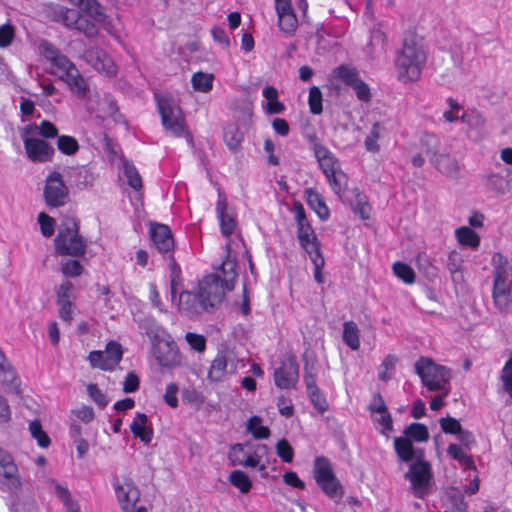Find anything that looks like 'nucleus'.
Wrapping results in <instances>:
<instances>
[{"instance_id":"obj_43","label":"nucleus","mask_w":512,"mask_h":512,"mask_svg":"<svg viewBox=\"0 0 512 512\" xmlns=\"http://www.w3.org/2000/svg\"><path fill=\"white\" fill-rule=\"evenodd\" d=\"M464 259L460 252L451 251L447 259V269L454 281L462 277Z\"/></svg>"},{"instance_id":"obj_18","label":"nucleus","mask_w":512,"mask_h":512,"mask_svg":"<svg viewBox=\"0 0 512 512\" xmlns=\"http://www.w3.org/2000/svg\"><path fill=\"white\" fill-rule=\"evenodd\" d=\"M493 269V290H509L512 289V266L506 257L501 253H495L492 257Z\"/></svg>"},{"instance_id":"obj_52","label":"nucleus","mask_w":512,"mask_h":512,"mask_svg":"<svg viewBox=\"0 0 512 512\" xmlns=\"http://www.w3.org/2000/svg\"><path fill=\"white\" fill-rule=\"evenodd\" d=\"M29 431L31 436L37 441V444L42 448H47L51 441L47 433L42 429L39 421L34 420L29 424Z\"/></svg>"},{"instance_id":"obj_34","label":"nucleus","mask_w":512,"mask_h":512,"mask_svg":"<svg viewBox=\"0 0 512 512\" xmlns=\"http://www.w3.org/2000/svg\"><path fill=\"white\" fill-rule=\"evenodd\" d=\"M450 53L453 63L459 68H463L465 61L472 54V45L469 42L455 41L450 47Z\"/></svg>"},{"instance_id":"obj_53","label":"nucleus","mask_w":512,"mask_h":512,"mask_svg":"<svg viewBox=\"0 0 512 512\" xmlns=\"http://www.w3.org/2000/svg\"><path fill=\"white\" fill-rule=\"evenodd\" d=\"M16 37V28L7 22L0 25V48L4 49L12 45Z\"/></svg>"},{"instance_id":"obj_58","label":"nucleus","mask_w":512,"mask_h":512,"mask_svg":"<svg viewBox=\"0 0 512 512\" xmlns=\"http://www.w3.org/2000/svg\"><path fill=\"white\" fill-rule=\"evenodd\" d=\"M276 453L283 462L290 463L294 458V450L286 439H282L276 444Z\"/></svg>"},{"instance_id":"obj_20","label":"nucleus","mask_w":512,"mask_h":512,"mask_svg":"<svg viewBox=\"0 0 512 512\" xmlns=\"http://www.w3.org/2000/svg\"><path fill=\"white\" fill-rule=\"evenodd\" d=\"M275 9L279 29L288 36L294 35L299 25V20L291 5V0H275Z\"/></svg>"},{"instance_id":"obj_10","label":"nucleus","mask_w":512,"mask_h":512,"mask_svg":"<svg viewBox=\"0 0 512 512\" xmlns=\"http://www.w3.org/2000/svg\"><path fill=\"white\" fill-rule=\"evenodd\" d=\"M410 482V491L416 497L423 499L430 494L433 485L432 468L429 462L417 459L404 475Z\"/></svg>"},{"instance_id":"obj_4","label":"nucleus","mask_w":512,"mask_h":512,"mask_svg":"<svg viewBox=\"0 0 512 512\" xmlns=\"http://www.w3.org/2000/svg\"><path fill=\"white\" fill-rule=\"evenodd\" d=\"M224 298L221 281L216 277H205L199 283L198 293L184 291L180 293L178 308L188 317H194L219 305Z\"/></svg>"},{"instance_id":"obj_38","label":"nucleus","mask_w":512,"mask_h":512,"mask_svg":"<svg viewBox=\"0 0 512 512\" xmlns=\"http://www.w3.org/2000/svg\"><path fill=\"white\" fill-rule=\"evenodd\" d=\"M263 97L267 100L265 111L268 114H279L285 109L284 105L278 101V91L273 86H267L263 89Z\"/></svg>"},{"instance_id":"obj_17","label":"nucleus","mask_w":512,"mask_h":512,"mask_svg":"<svg viewBox=\"0 0 512 512\" xmlns=\"http://www.w3.org/2000/svg\"><path fill=\"white\" fill-rule=\"evenodd\" d=\"M23 144L28 159L35 163H45L53 159L55 149L43 139L23 135Z\"/></svg>"},{"instance_id":"obj_23","label":"nucleus","mask_w":512,"mask_h":512,"mask_svg":"<svg viewBox=\"0 0 512 512\" xmlns=\"http://www.w3.org/2000/svg\"><path fill=\"white\" fill-rule=\"evenodd\" d=\"M150 237L153 246L162 254L171 253L174 249L175 242L171 229L164 224H151Z\"/></svg>"},{"instance_id":"obj_11","label":"nucleus","mask_w":512,"mask_h":512,"mask_svg":"<svg viewBox=\"0 0 512 512\" xmlns=\"http://www.w3.org/2000/svg\"><path fill=\"white\" fill-rule=\"evenodd\" d=\"M292 213L294 214L297 224V238L301 247L306 251L309 257L321 254L320 243L307 219L305 209L299 201L293 203Z\"/></svg>"},{"instance_id":"obj_47","label":"nucleus","mask_w":512,"mask_h":512,"mask_svg":"<svg viewBox=\"0 0 512 512\" xmlns=\"http://www.w3.org/2000/svg\"><path fill=\"white\" fill-rule=\"evenodd\" d=\"M460 120L465 123L471 130L480 133L485 125V119L477 111H465L461 114Z\"/></svg>"},{"instance_id":"obj_36","label":"nucleus","mask_w":512,"mask_h":512,"mask_svg":"<svg viewBox=\"0 0 512 512\" xmlns=\"http://www.w3.org/2000/svg\"><path fill=\"white\" fill-rule=\"evenodd\" d=\"M394 449L399 459L403 462L408 463L415 458V449L412 441L406 437H396L394 439Z\"/></svg>"},{"instance_id":"obj_21","label":"nucleus","mask_w":512,"mask_h":512,"mask_svg":"<svg viewBox=\"0 0 512 512\" xmlns=\"http://www.w3.org/2000/svg\"><path fill=\"white\" fill-rule=\"evenodd\" d=\"M237 370L235 360L228 353H219L211 363L208 378L214 382H220L228 374H233Z\"/></svg>"},{"instance_id":"obj_35","label":"nucleus","mask_w":512,"mask_h":512,"mask_svg":"<svg viewBox=\"0 0 512 512\" xmlns=\"http://www.w3.org/2000/svg\"><path fill=\"white\" fill-rule=\"evenodd\" d=\"M343 342L353 351L360 347V330L353 321H346L343 324Z\"/></svg>"},{"instance_id":"obj_30","label":"nucleus","mask_w":512,"mask_h":512,"mask_svg":"<svg viewBox=\"0 0 512 512\" xmlns=\"http://www.w3.org/2000/svg\"><path fill=\"white\" fill-rule=\"evenodd\" d=\"M148 418L143 413H138L132 423L130 424L131 432L135 437L146 444L150 443L153 437V430L147 426Z\"/></svg>"},{"instance_id":"obj_27","label":"nucleus","mask_w":512,"mask_h":512,"mask_svg":"<svg viewBox=\"0 0 512 512\" xmlns=\"http://www.w3.org/2000/svg\"><path fill=\"white\" fill-rule=\"evenodd\" d=\"M359 78V72L356 68L349 65H340L332 70L329 82L334 89H339L338 82L351 88Z\"/></svg>"},{"instance_id":"obj_12","label":"nucleus","mask_w":512,"mask_h":512,"mask_svg":"<svg viewBox=\"0 0 512 512\" xmlns=\"http://www.w3.org/2000/svg\"><path fill=\"white\" fill-rule=\"evenodd\" d=\"M313 474L316 483L330 498L341 497L342 486L336 478L332 465L325 457H318L314 462Z\"/></svg>"},{"instance_id":"obj_14","label":"nucleus","mask_w":512,"mask_h":512,"mask_svg":"<svg viewBox=\"0 0 512 512\" xmlns=\"http://www.w3.org/2000/svg\"><path fill=\"white\" fill-rule=\"evenodd\" d=\"M44 199L49 207L64 206L69 198V189L63 176L57 171L50 172L44 186Z\"/></svg>"},{"instance_id":"obj_32","label":"nucleus","mask_w":512,"mask_h":512,"mask_svg":"<svg viewBox=\"0 0 512 512\" xmlns=\"http://www.w3.org/2000/svg\"><path fill=\"white\" fill-rule=\"evenodd\" d=\"M236 263L231 260L230 258H227L223 263L221 264L220 271L221 274H215V275H209L208 277H216L218 278L222 285L224 291L226 289L231 290L233 289V282L236 278Z\"/></svg>"},{"instance_id":"obj_46","label":"nucleus","mask_w":512,"mask_h":512,"mask_svg":"<svg viewBox=\"0 0 512 512\" xmlns=\"http://www.w3.org/2000/svg\"><path fill=\"white\" fill-rule=\"evenodd\" d=\"M252 445L250 443L244 444H235L229 450V460L233 466H242L244 460L250 450L252 449Z\"/></svg>"},{"instance_id":"obj_40","label":"nucleus","mask_w":512,"mask_h":512,"mask_svg":"<svg viewBox=\"0 0 512 512\" xmlns=\"http://www.w3.org/2000/svg\"><path fill=\"white\" fill-rule=\"evenodd\" d=\"M268 452V447L265 444H258L255 447H252L248 455L246 456L243 467L247 468H255L258 467L259 471H264L266 466L261 463L262 455Z\"/></svg>"},{"instance_id":"obj_44","label":"nucleus","mask_w":512,"mask_h":512,"mask_svg":"<svg viewBox=\"0 0 512 512\" xmlns=\"http://www.w3.org/2000/svg\"><path fill=\"white\" fill-rule=\"evenodd\" d=\"M229 482L241 493L246 494L252 488V481L249 476L242 470H234L229 474Z\"/></svg>"},{"instance_id":"obj_22","label":"nucleus","mask_w":512,"mask_h":512,"mask_svg":"<svg viewBox=\"0 0 512 512\" xmlns=\"http://www.w3.org/2000/svg\"><path fill=\"white\" fill-rule=\"evenodd\" d=\"M0 474L6 479V485L12 492L21 489L22 483L18 475V468L12 456L0 447Z\"/></svg>"},{"instance_id":"obj_15","label":"nucleus","mask_w":512,"mask_h":512,"mask_svg":"<svg viewBox=\"0 0 512 512\" xmlns=\"http://www.w3.org/2000/svg\"><path fill=\"white\" fill-rule=\"evenodd\" d=\"M114 490L121 508L125 512H137L136 503L139 501L140 492L130 478H116L114 481Z\"/></svg>"},{"instance_id":"obj_55","label":"nucleus","mask_w":512,"mask_h":512,"mask_svg":"<svg viewBox=\"0 0 512 512\" xmlns=\"http://www.w3.org/2000/svg\"><path fill=\"white\" fill-rule=\"evenodd\" d=\"M448 109L443 112V118L448 123H453L460 119V112L462 111V106L458 103L454 98L447 99Z\"/></svg>"},{"instance_id":"obj_60","label":"nucleus","mask_w":512,"mask_h":512,"mask_svg":"<svg viewBox=\"0 0 512 512\" xmlns=\"http://www.w3.org/2000/svg\"><path fill=\"white\" fill-rule=\"evenodd\" d=\"M38 223L40 225L41 233L45 237H50L54 234L55 220L44 212L38 215Z\"/></svg>"},{"instance_id":"obj_49","label":"nucleus","mask_w":512,"mask_h":512,"mask_svg":"<svg viewBox=\"0 0 512 512\" xmlns=\"http://www.w3.org/2000/svg\"><path fill=\"white\" fill-rule=\"evenodd\" d=\"M500 382L502 390L508 394L509 401L512 403V356L501 369Z\"/></svg>"},{"instance_id":"obj_62","label":"nucleus","mask_w":512,"mask_h":512,"mask_svg":"<svg viewBox=\"0 0 512 512\" xmlns=\"http://www.w3.org/2000/svg\"><path fill=\"white\" fill-rule=\"evenodd\" d=\"M310 401L319 413H324L328 409V403L319 389L307 391Z\"/></svg>"},{"instance_id":"obj_57","label":"nucleus","mask_w":512,"mask_h":512,"mask_svg":"<svg viewBox=\"0 0 512 512\" xmlns=\"http://www.w3.org/2000/svg\"><path fill=\"white\" fill-rule=\"evenodd\" d=\"M353 91L356 94V97L361 102H369L372 98V93L369 85L365 83L361 78H359L358 81L354 83L353 86H351Z\"/></svg>"},{"instance_id":"obj_16","label":"nucleus","mask_w":512,"mask_h":512,"mask_svg":"<svg viewBox=\"0 0 512 512\" xmlns=\"http://www.w3.org/2000/svg\"><path fill=\"white\" fill-rule=\"evenodd\" d=\"M85 61L97 72L112 77L117 74L118 68L114 60L101 48L90 47L83 55Z\"/></svg>"},{"instance_id":"obj_8","label":"nucleus","mask_w":512,"mask_h":512,"mask_svg":"<svg viewBox=\"0 0 512 512\" xmlns=\"http://www.w3.org/2000/svg\"><path fill=\"white\" fill-rule=\"evenodd\" d=\"M155 100L165 130L175 137H189L190 134L179 105L172 98L158 93L155 94Z\"/></svg>"},{"instance_id":"obj_45","label":"nucleus","mask_w":512,"mask_h":512,"mask_svg":"<svg viewBox=\"0 0 512 512\" xmlns=\"http://www.w3.org/2000/svg\"><path fill=\"white\" fill-rule=\"evenodd\" d=\"M405 437L415 442H426L429 439V431L422 423H411L404 430Z\"/></svg>"},{"instance_id":"obj_24","label":"nucleus","mask_w":512,"mask_h":512,"mask_svg":"<svg viewBox=\"0 0 512 512\" xmlns=\"http://www.w3.org/2000/svg\"><path fill=\"white\" fill-rule=\"evenodd\" d=\"M47 489L63 505L66 512H82L78 500L72 495L67 486L49 479Z\"/></svg>"},{"instance_id":"obj_19","label":"nucleus","mask_w":512,"mask_h":512,"mask_svg":"<svg viewBox=\"0 0 512 512\" xmlns=\"http://www.w3.org/2000/svg\"><path fill=\"white\" fill-rule=\"evenodd\" d=\"M299 379V365L294 357L285 359L274 371V383L280 389L294 388Z\"/></svg>"},{"instance_id":"obj_28","label":"nucleus","mask_w":512,"mask_h":512,"mask_svg":"<svg viewBox=\"0 0 512 512\" xmlns=\"http://www.w3.org/2000/svg\"><path fill=\"white\" fill-rule=\"evenodd\" d=\"M487 187L498 195H504L512 189V171L507 169L506 175L492 173L487 176Z\"/></svg>"},{"instance_id":"obj_6","label":"nucleus","mask_w":512,"mask_h":512,"mask_svg":"<svg viewBox=\"0 0 512 512\" xmlns=\"http://www.w3.org/2000/svg\"><path fill=\"white\" fill-rule=\"evenodd\" d=\"M415 370L429 391H443L444 396L449 395L451 374L448 368L421 357L415 364Z\"/></svg>"},{"instance_id":"obj_61","label":"nucleus","mask_w":512,"mask_h":512,"mask_svg":"<svg viewBox=\"0 0 512 512\" xmlns=\"http://www.w3.org/2000/svg\"><path fill=\"white\" fill-rule=\"evenodd\" d=\"M422 145L426 148L427 154L434 155V158L437 156L436 152L440 146V139L435 134L426 133L421 138Z\"/></svg>"},{"instance_id":"obj_56","label":"nucleus","mask_w":512,"mask_h":512,"mask_svg":"<svg viewBox=\"0 0 512 512\" xmlns=\"http://www.w3.org/2000/svg\"><path fill=\"white\" fill-rule=\"evenodd\" d=\"M224 139L227 146L234 150L239 147L243 140V135L239 132L235 126H228L224 132Z\"/></svg>"},{"instance_id":"obj_63","label":"nucleus","mask_w":512,"mask_h":512,"mask_svg":"<svg viewBox=\"0 0 512 512\" xmlns=\"http://www.w3.org/2000/svg\"><path fill=\"white\" fill-rule=\"evenodd\" d=\"M185 339L190 347L199 353L203 352L206 348V339L203 335L188 332L185 335Z\"/></svg>"},{"instance_id":"obj_1","label":"nucleus","mask_w":512,"mask_h":512,"mask_svg":"<svg viewBox=\"0 0 512 512\" xmlns=\"http://www.w3.org/2000/svg\"><path fill=\"white\" fill-rule=\"evenodd\" d=\"M79 7L80 11L54 5L50 8V15L68 29L77 30L89 38L95 37L99 32L97 23L104 22L106 18L104 7L97 0H83Z\"/></svg>"},{"instance_id":"obj_26","label":"nucleus","mask_w":512,"mask_h":512,"mask_svg":"<svg viewBox=\"0 0 512 512\" xmlns=\"http://www.w3.org/2000/svg\"><path fill=\"white\" fill-rule=\"evenodd\" d=\"M340 198L349 203L353 212L359 215L361 219L366 220L370 218L372 208L368 203L366 195L358 189L351 190L348 195H345L344 191Z\"/></svg>"},{"instance_id":"obj_48","label":"nucleus","mask_w":512,"mask_h":512,"mask_svg":"<svg viewBox=\"0 0 512 512\" xmlns=\"http://www.w3.org/2000/svg\"><path fill=\"white\" fill-rule=\"evenodd\" d=\"M57 148L64 155L73 156L78 152L80 146L74 137L61 135L57 138Z\"/></svg>"},{"instance_id":"obj_50","label":"nucleus","mask_w":512,"mask_h":512,"mask_svg":"<svg viewBox=\"0 0 512 512\" xmlns=\"http://www.w3.org/2000/svg\"><path fill=\"white\" fill-rule=\"evenodd\" d=\"M393 273L397 278L406 284H413L415 282V272L411 266L404 262H396L393 264Z\"/></svg>"},{"instance_id":"obj_39","label":"nucleus","mask_w":512,"mask_h":512,"mask_svg":"<svg viewBox=\"0 0 512 512\" xmlns=\"http://www.w3.org/2000/svg\"><path fill=\"white\" fill-rule=\"evenodd\" d=\"M460 445L450 444L447 448L448 455L456 460L461 467L464 469H472L475 470V463L471 456H469L465 450Z\"/></svg>"},{"instance_id":"obj_42","label":"nucleus","mask_w":512,"mask_h":512,"mask_svg":"<svg viewBox=\"0 0 512 512\" xmlns=\"http://www.w3.org/2000/svg\"><path fill=\"white\" fill-rule=\"evenodd\" d=\"M492 298L499 312L507 314L512 311V289L492 291Z\"/></svg>"},{"instance_id":"obj_59","label":"nucleus","mask_w":512,"mask_h":512,"mask_svg":"<svg viewBox=\"0 0 512 512\" xmlns=\"http://www.w3.org/2000/svg\"><path fill=\"white\" fill-rule=\"evenodd\" d=\"M124 174L128 179V184L135 190L142 188V180L136 168L129 163L124 164Z\"/></svg>"},{"instance_id":"obj_33","label":"nucleus","mask_w":512,"mask_h":512,"mask_svg":"<svg viewBox=\"0 0 512 512\" xmlns=\"http://www.w3.org/2000/svg\"><path fill=\"white\" fill-rule=\"evenodd\" d=\"M455 237L459 244L471 249H477L481 238L471 227L461 226L455 230Z\"/></svg>"},{"instance_id":"obj_9","label":"nucleus","mask_w":512,"mask_h":512,"mask_svg":"<svg viewBox=\"0 0 512 512\" xmlns=\"http://www.w3.org/2000/svg\"><path fill=\"white\" fill-rule=\"evenodd\" d=\"M55 250L60 255L81 256L86 251V243L78 234L75 220H65L55 238Z\"/></svg>"},{"instance_id":"obj_31","label":"nucleus","mask_w":512,"mask_h":512,"mask_svg":"<svg viewBox=\"0 0 512 512\" xmlns=\"http://www.w3.org/2000/svg\"><path fill=\"white\" fill-rule=\"evenodd\" d=\"M386 125L382 122H376L367 137L365 138L364 145L367 151L376 153L380 150L378 141L387 135Z\"/></svg>"},{"instance_id":"obj_2","label":"nucleus","mask_w":512,"mask_h":512,"mask_svg":"<svg viewBox=\"0 0 512 512\" xmlns=\"http://www.w3.org/2000/svg\"><path fill=\"white\" fill-rule=\"evenodd\" d=\"M38 48L40 55L53 67L50 73L63 81L72 94L79 99H87L88 106L94 108L89 96V85L76 65L66 55L62 54L59 49L46 40H42Z\"/></svg>"},{"instance_id":"obj_29","label":"nucleus","mask_w":512,"mask_h":512,"mask_svg":"<svg viewBox=\"0 0 512 512\" xmlns=\"http://www.w3.org/2000/svg\"><path fill=\"white\" fill-rule=\"evenodd\" d=\"M431 161L436 169L447 177L454 178L459 173L460 167L457 160L448 154H440Z\"/></svg>"},{"instance_id":"obj_51","label":"nucleus","mask_w":512,"mask_h":512,"mask_svg":"<svg viewBox=\"0 0 512 512\" xmlns=\"http://www.w3.org/2000/svg\"><path fill=\"white\" fill-rule=\"evenodd\" d=\"M247 430L256 439H266L270 435L269 428L262 425V420L258 416H253L248 420Z\"/></svg>"},{"instance_id":"obj_13","label":"nucleus","mask_w":512,"mask_h":512,"mask_svg":"<svg viewBox=\"0 0 512 512\" xmlns=\"http://www.w3.org/2000/svg\"><path fill=\"white\" fill-rule=\"evenodd\" d=\"M123 357V349L117 341L106 344L105 350H94L88 355V361L92 368L103 371H112L120 363Z\"/></svg>"},{"instance_id":"obj_54","label":"nucleus","mask_w":512,"mask_h":512,"mask_svg":"<svg viewBox=\"0 0 512 512\" xmlns=\"http://www.w3.org/2000/svg\"><path fill=\"white\" fill-rule=\"evenodd\" d=\"M308 104L311 113L318 115L322 112V93L317 86H313L310 88Z\"/></svg>"},{"instance_id":"obj_37","label":"nucleus","mask_w":512,"mask_h":512,"mask_svg":"<svg viewBox=\"0 0 512 512\" xmlns=\"http://www.w3.org/2000/svg\"><path fill=\"white\" fill-rule=\"evenodd\" d=\"M306 194L309 206L315 211L321 220H327L330 212L321 195L312 189L307 190Z\"/></svg>"},{"instance_id":"obj_41","label":"nucleus","mask_w":512,"mask_h":512,"mask_svg":"<svg viewBox=\"0 0 512 512\" xmlns=\"http://www.w3.org/2000/svg\"><path fill=\"white\" fill-rule=\"evenodd\" d=\"M214 75L212 73L196 72L191 77V84L195 91L208 93L213 88Z\"/></svg>"},{"instance_id":"obj_64","label":"nucleus","mask_w":512,"mask_h":512,"mask_svg":"<svg viewBox=\"0 0 512 512\" xmlns=\"http://www.w3.org/2000/svg\"><path fill=\"white\" fill-rule=\"evenodd\" d=\"M178 391H179V387L174 382L169 383L166 386L165 393H164V401L171 408L178 407V404H179L178 397H177Z\"/></svg>"},{"instance_id":"obj_5","label":"nucleus","mask_w":512,"mask_h":512,"mask_svg":"<svg viewBox=\"0 0 512 512\" xmlns=\"http://www.w3.org/2000/svg\"><path fill=\"white\" fill-rule=\"evenodd\" d=\"M146 332L152 342L155 358L161 366L180 365L181 356L177 345L162 327L153 323Z\"/></svg>"},{"instance_id":"obj_7","label":"nucleus","mask_w":512,"mask_h":512,"mask_svg":"<svg viewBox=\"0 0 512 512\" xmlns=\"http://www.w3.org/2000/svg\"><path fill=\"white\" fill-rule=\"evenodd\" d=\"M314 154L332 190L339 197L347 186V176L342 171L334 154L321 144L314 145Z\"/></svg>"},{"instance_id":"obj_3","label":"nucleus","mask_w":512,"mask_h":512,"mask_svg":"<svg viewBox=\"0 0 512 512\" xmlns=\"http://www.w3.org/2000/svg\"><path fill=\"white\" fill-rule=\"evenodd\" d=\"M428 59V49L424 39L416 34L407 35L402 47L396 52L394 67L396 77L407 84L420 79Z\"/></svg>"},{"instance_id":"obj_25","label":"nucleus","mask_w":512,"mask_h":512,"mask_svg":"<svg viewBox=\"0 0 512 512\" xmlns=\"http://www.w3.org/2000/svg\"><path fill=\"white\" fill-rule=\"evenodd\" d=\"M89 96L91 99V104L94 108H90L88 106L87 99H83L85 101V105L87 109L91 112H96L99 117H111L114 116L118 110L117 105L113 97L109 94H105L103 98H100L98 92L92 93L89 89Z\"/></svg>"}]
</instances>
